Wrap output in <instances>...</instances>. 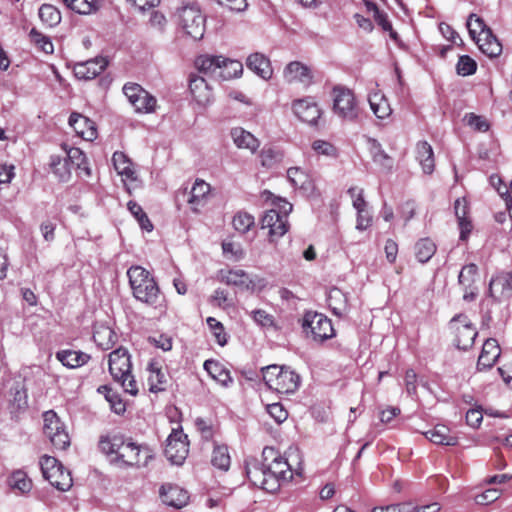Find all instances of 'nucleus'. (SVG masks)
<instances>
[{
	"mask_svg": "<svg viewBox=\"0 0 512 512\" xmlns=\"http://www.w3.org/2000/svg\"><path fill=\"white\" fill-rule=\"evenodd\" d=\"M265 384L280 394H292L300 386V376L287 367L269 365L262 368Z\"/></svg>",
	"mask_w": 512,
	"mask_h": 512,
	"instance_id": "7",
	"label": "nucleus"
},
{
	"mask_svg": "<svg viewBox=\"0 0 512 512\" xmlns=\"http://www.w3.org/2000/svg\"><path fill=\"white\" fill-rule=\"evenodd\" d=\"M483 420V414L480 409H470L466 413V422L472 428H478Z\"/></svg>",
	"mask_w": 512,
	"mask_h": 512,
	"instance_id": "64",
	"label": "nucleus"
},
{
	"mask_svg": "<svg viewBox=\"0 0 512 512\" xmlns=\"http://www.w3.org/2000/svg\"><path fill=\"white\" fill-rule=\"evenodd\" d=\"M501 495V490L490 488L475 496V502L479 505H488L495 502Z\"/></svg>",
	"mask_w": 512,
	"mask_h": 512,
	"instance_id": "55",
	"label": "nucleus"
},
{
	"mask_svg": "<svg viewBox=\"0 0 512 512\" xmlns=\"http://www.w3.org/2000/svg\"><path fill=\"white\" fill-rule=\"evenodd\" d=\"M283 77L288 83L309 85L312 82L310 68L299 61L290 62L283 71Z\"/></svg>",
	"mask_w": 512,
	"mask_h": 512,
	"instance_id": "20",
	"label": "nucleus"
},
{
	"mask_svg": "<svg viewBox=\"0 0 512 512\" xmlns=\"http://www.w3.org/2000/svg\"><path fill=\"white\" fill-rule=\"evenodd\" d=\"M99 448L110 457L111 463L119 467L146 466L153 457L148 446L125 441L120 436L102 437Z\"/></svg>",
	"mask_w": 512,
	"mask_h": 512,
	"instance_id": "1",
	"label": "nucleus"
},
{
	"mask_svg": "<svg viewBox=\"0 0 512 512\" xmlns=\"http://www.w3.org/2000/svg\"><path fill=\"white\" fill-rule=\"evenodd\" d=\"M62 149L64 150L65 158L68 160L71 167L81 169L87 176H90L91 171L87 166L86 156L82 150L76 147H69L67 144H63Z\"/></svg>",
	"mask_w": 512,
	"mask_h": 512,
	"instance_id": "35",
	"label": "nucleus"
},
{
	"mask_svg": "<svg viewBox=\"0 0 512 512\" xmlns=\"http://www.w3.org/2000/svg\"><path fill=\"white\" fill-rule=\"evenodd\" d=\"M109 372L114 381L121 384L124 391L136 395L138 393V385L131 374L130 356L126 349L118 348L109 354Z\"/></svg>",
	"mask_w": 512,
	"mask_h": 512,
	"instance_id": "5",
	"label": "nucleus"
},
{
	"mask_svg": "<svg viewBox=\"0 0 512 512\" xmlns=\"http://www.w3.org/2000/svg\"><path fill=\"white\" fill-rule=\"evenodd\" d=\"M439 30H440L441 34L447 40L451 41L452 43L458 44V41H459V44L463 43L461 37L458 35V33L450 25H448L446 23H441L439 25Z\"/></svg>",
	"mask_w": 512,
	"mask_h": 512,
	"instance_id": "61",
	"label": "nucleus"
},
{
	"mask_svg": "<svg viewBox=\"0 0 512 512\" xmlns=\"http://www.w3.org/2000/svg\"><path fill=\"white\" fill-rule=\"evenodd\" d=\"M451 327L455 332L456 346L459 349L467 350L472 347L477 331L466 315L460 314L453 317Z\"/></svg>",
	"mask_w": 512,
	"mask_h": 512,
	"instance_id": "16",
	"label": "nucleus"
},
{
	"mask_svg": "<svg viewBox=\"0 0 512 512\" xmlns=\"http://www.w3.org/2000/svg\"><path fill=\"white\" fill-rule=\"evenodd\" d=\"M95 343L103 350L111 349L117 341L116 333L108 326H98L93 333Z\"/></svg>",
	"mask_w": 512,
	"mask_h": 512,
	"instance_id": "37",
	"label": "nucleus"
},
{
	"mask_svg": "<svg viewBox=\"0 0 512 512\" xmlns=\"http://www.w3.org/2000/svg\"><path fill=\"white\" fill-rule=\"evenodd\" d=\"M287 177L291 184L300 189L308 190L312 187L310 176L298 167H291L287 170Z\"/></svg>",
	"mask_w": 512,
	"mask_h": 512,
	"instance_id": "41",
	"label": "nucleus"
},
{
	"mask_svg": "<svg viewBox=\"0 0 512 512\" xmlns=\"http://www.w3.org/2000/svg\"><path fill=\"white\" fill-rule=\"evenodd\" d=\"M166 458L175 465H182L189 453L187 435L182 430L173 429L166 440Z\"/></svg>",
	"mask_w": 512,
	"mask_h": 512,
	"instance_id": "14",
	"label": "nucleus"
},
{
	"mask_svg": "<svg viewBox=\"0 0 512 512\" xmlns=\"http://www.w3.org/2000/svg\"><path fill=\"white\" fill-rule=\"evenodd\" d=\"M41 21L48 27H55L61 21L60 11L53 5L43 4L39 9Z\"/></svg>",
	"mask_w": 512,
	"mask_h": 512,
	"instance_id": "44",
	"label": "nucleus"
},
{
	"mask_svg": "<svg viewBox=\"0 0 512 512\" xmlns=\"http://www.w3.org/2000/svg\"><path fill=\"white\" fill-rule=\"evenodd\" d=\"M56 358L68 368H77L86 364L90 355L74 350H62L56 354Z\"/></svg>",
	"mask_w": 512,
	"mask_h": 512,
	"instance_id": "33",
	"label": "nucleus"
},
{
	"mask_svg": "<svg viewBox=\"0 0 512 512\" xmlns=\"http://www.w3.org/2000/svg\"><path fill=\"white\" fill-rule=\"evenodd\" d=\"M157 100L154 96L143 90L140 97L131 104L136 112L140 113H151L155 110Z\"/></svg>",
	"mask_w": 512,
	"mask_h": 512,
	"instance_id": "46",
	"label": "nucleus"
},
{
	"mask_svg": "<svg viewBox=\"0 0 512 512\" xmlns=\"http://www.w3.org/2000/svg\"><path fill=\"white\" fill-rule=\"evenodd\" d=\"M148 384L151 392L164 391L167 384L166 373L162 371L160 365L156 361H151L148 364Z\"/></svg>",
	"mask_w": 512,
	"mask_h": 512,
	"instance_id": "29",
	"label": "nucleus"
},
{
	"mask_svg": "<svg viewBox=\"0 0 512 512\" xmlns=\"http://www.w3.org/2000/svg\"><path fill=\"white\" fill-rule=\"evenodd\" d=\"M478 268L475 264L465 265L459 273V283L463 287L471 288L477 276Z\"/></svg>",
	"mask_w": 512,
	"mask_h": 512,
	"instance_id": "51",
	"label": "nucleus"
},
{
	"mask_svg": "<svg viewBox=\"0 0 512 512\" xmlns=\"http://www.w3.org/2000/svg\"><path fill=\"white\" fill-rule=\"evenodd\" d=\"M43 418V431L50 439L52 445L56 449H66L70 445V438L57 414L49 410L44 413Z\"/></svg>",
	"mask_w": 512,
	"mask_h": 512,
	"instance_id": "13",
	"label": "nucleus"
},
{
	"mask_svg": "<svg viewBox=\"0 0 512 512\" xmlns=\"http://www.w3.org/2000/svg\"><path fill=\"white\" fill-rule=\"evenodd\" d=\"M246 475L250 482L269 493L278 490V484L275 478H270L265 461L261 462L256 458H248L245 461Z\"/></svg>",
	"mask_w": 512,
	"mask_h": 512,
	"instance_id": "11",
	"label": "nucleus"
},
{
	"mask_svg": "<svg viewBox=\"0 0 512 512\" xmlns=\"http://www.w3.org/2000/svg\"><path fill=\"white\" fill-rule=\"evenodd\" d=\"M233 143L239 149H247L251 153H255L260 146L259 140L251 134L249 131H246L242 127H235L231 129L230 132Z\"/></svg>",
	"mask_w": 512,
	"mask_h": 512,
	"instance_id": "26",
	"label": "nucleus"
},
{
	"mask_svg": "<svg viewBox=\"0 0 512 512\" xmlns=\"http://www.w3.org/2000/svg\"><path fill=\"white\" fill-rule=\"evenodd\" d=\"M368 101L371 110L377 118L386 119L392 114L390 104L385 95L381 92L376 91L371 93L369 95Z\"/></svg>",
	"mask_w": 512,
	"mask_h": 512,
	"instance_id": "32",
	"label": "nucleus"
},
{
	"mask_svg": "<svg viewBox=\"0 0 512 512\" xmlns=\"http://www.w3.org/2000/svg\"><path fill=\"white\" fill-rule=\"evenodd\" d=\"M220 62H223V56L201 55L195 65L199 72L218 79Z\"/></svg>",
	"mask_w": 512,
	"mask_h": 512,
	"instance_id": "31",
	"label": "nucleus"
},
{
	"mask_svg": "<svg viewBox=\"0 0 512 512\" xmlns=\"http://www.w3.org/2000/svg\"><path fill=\"white\" fill-rule=\"evenodd\" d=\"M69 125L74 131L86 141H93L97 137V128L95 123L89 118L72 113L69 117Z\"/></svg>",
	"mask_w": 512,
	"mask_h": 512,
	"instance_id": "21",
	"label": "nucleus"
},
{
	"mask_svg": "<svg viewBox=\"0 0 512 512\" xmlns=\"http://www.w3.org/2000/svg\"><path fill=\"white\" fill-rule=\"evenodd\" d=\"M456 69L459 75L468 76L476 72L477 64L470 56L463 55L459 58Z\"/></svg>",
	"mask_w": 512,
	"mask_h": 512,
	"instance_id": "52",
	"label": "nucleus"
},
{
	"mask_svg": "<svg viewBox=\"0 0 512 512\" xmlns=\"http://www.w3.org/2000/svg\"><path fill=\"white\" fill-rule=\"evenodd\" d=\"M114 167L119 175L125 176L127 179L135 180V171L130 159L123 152H115L112 157Z\"/></svg>",
	"mask_w": 512,
	"mask_h": 512,
	"instance_id": "38",
	"label": "nucleus"
},
{
	"mask_svg": "<svg viewBox=\"0 0 512 512\" xmlns=\"http://www.w3.org/2000/svg\"><path fill=\"white\" fill-rule=\"evenodd\" d=\"M133 296L150 306L157 304L160 290L150 272L141 266H132L127 271Z\"/></svg>",
	"mask_w": 512,
	"mask_h": 512,
	"instance_id": "3",
	"label": "nucleus"
},
{
	"mask_svg": "<svg viewBox=\"0 0 512 512\" xmlns=\"http://www.w3.org/2000/svg\"><path fill=\"white\" fill-rule=\"evenodd\" d=\"M291 109L300 121L310 126H318L322 110L313 97L307 96L294 100Z\"/></svg>",
	"mask_w": 512,
	"mask_h": 512,
	"instance_id": "15",
	"label": "nucleus"
},
{
	"mask_svg": "<svg viewBox=\"0 0 512 512\" xmlns=\"http://www.w3.org/2000/svg\"><path fill=\"white\" fill-rule=\"evenodd\" d=\"M463 121L467 126L476 132H486L490 128V123L487 118L475 113H467L464 116Z\"/></svg>",
	"mask_w": 512,
	"mask_h": 512,
	"instance_id": "48",
	"label": "nucleus"
},
{
	"mask_svg": "<svg viewBox=\"0 0 512 512\" xmlns=\"http://www.w3.org/2000/svg\"><path fill=\"white\" fill-rule=\"evenodd\" d=\"M143 90L144 89L136 83H127L123 87V93L129 100L130 104H133L135 100L140 97Z\"/></svg>",
	"mask_w": 512,
	"mask_h": 512,
	"instance_id": "60",
	"label": "nucleus"
},
{
	"mask_svg": "<svg viewBox=\"0 0 512 512\" xmlns=\"http://www.w3.org/2000/svg\"><path fill=\"white\" fill-rule=\"evenodd\" d=\"M212 465L222 471H227L230 467L231 458L228 451V447L223 444H215L212 456H211Z\"/></svg>",
	"mask_w": 512,
	"mask_h": 512,
	"instance_id": "39",
	"label": "nucleus"
},
{
	"mask_svg": "<svg viewBox=\"0 0 512 512\" xmlns=\"http://www.w3.org/2000/svg\"><path fill=\"white\" fill-rule=\"evenodd\" d=\"M247 67L263 79L272 76V68L269 59L261 53H253L247 58Z\"/></svg>",
	"mask_w": 512,
	"mask_h": 512,
	"instance_id": "28",
	"label": "nucleus"
},
{
	"mask_svg": "<svg viewBox=\"0 0 512 512\" xmlns=\"http://www.w3.org/2000/svg\"><path fill=\"white\" fill-rule=\"evenodd\" d=\"M242 71L243 65L240 61L223 57V62H220L218 79L229 80L237 78L242 74Z\"/></svg>",
	"mask_w": 512,
	"mask_h": 512,
	"instance_id": "40",
	"label": "nucleus"
},
{
	"mask_svg": "<svg viewBox=\"0 0 512 512\" xmlns=\"http://www.w3.org/2000/svg\"><path fill=\"white\" fill-rule=\"evenodd\" d=\"M207 324L212 331L217 343L220 346H224L227 343V335L224 331V327L221 322L217 321L213 317L207 318Z\"/></svg>",
	"mask_w": 512,
	"mask_h": 512,
	"instance_id": "53",
	"label": "nucleus"
},
{
	"mask_svg": "<svg viewBox=\"0 0 512 512\" xmlns=\"http://www.w3.org/2000/svg\"><path fill=\"white\" fill-rule=\"evenodd\" d=\"M425 437L438 445L455 446L458 443V437L451 434L450 429L445 426L438 424L433 429L424 433Z\"/></svg>",
	"mask_w": 512,
	"mask_h": 512,
	"instance_id": "27",
	"label": "nucleus"
},
{
	"mask_svg": "<svg viewBox=\"0 0 512 512\" xmlns=\"http://www.w3.org/2000/svg\"><path fill=\"white\" fill-rule=\"evenodd\" d=\"M267 412L277 423H282L287 419L288 413L280 403H273L267 406Z\"/></svg>",
	"mask_w": 512,
	"mask_h": 512,
	"instance_id": "57",
	"label": "nucleus"
},
{
	"mask_svg": "<svg viewBox=\"0 0 512 512\" xmlns=\"http://www.w3.org/2000/svg\"><path fill=\"white\" fill-rule=\"evenodd\" d=\"M174 16L177 26L185 35L194 40L203 38L206 29V18L197 3H189L179 7Z\"/></svg>",
	"mask_w": 512,
	"mask_h": 512,
	"instance_id": "4",
	"label": "nucleus"
},
{
	"mask_svg": "<svg viewBox=\"0 0 512 512\" xmlns=\"http://www.w3.org/2000/svg\"><path fill=\"white\" fill-rule=\"evenodd\" d=\"M107 65L108 61L105 58L98 57L77 64L74 68V73L78 79L90 80L102 73Z\"/></svg>",
	"mask_w": 512,
	"mask_h": 512,
	"instance_id": "23",
	"label": "nucleus"
},
{
	"mask_svg": "<svg viewBox=\"0 0 512 512\" xmlns=\"http://www.w3.org/2000/svg\"><path fill=\"white\" fill-rule=\"evenodd\" d=\"M417 159L426 174H431L434 170V154L431 145L426 141H421L416 146Z\"/></svg>",
	"mask_w": 512,
	"mask_h": 512,
	"instance_id": "34",
	"label": "nucleus"
},
{
	"mask_svg": "<svg viewBox=\"0 0 512 512\" xmlns=\"http://www.w3.org/2000/svg\"><path fill=\"white\" fill-rule=\"evenodd\" d=\"M10 486L13 489H17L22 493H26L30 491L32 487L31 481L27 478L25 473L21 471H16L12 474L10 478Z\"/></svg>",
	"mask_w": 512,
	"mask_h": 512,
	"instance_id": "50",
	"label": "nucleus"
},
{
	"mask_svg": "<svg viewBox=\"0 0 512 512\" xmlns=\"http://www.w3.org/2000/svg\"><path fill=\"white\" fill-rule=\"evenodd\" d=\"M435 252L436 245L432 240L428 238L419 240L415 245V255L418 261L421 263L428 262L435 254Z\"/></svg>",
	"mask_w": 512,
	"mask_h": 512,
	"instance_id": "42",
	"label": "nucleus"
},
{
	"mask_svg": "<svg viewBox=\"0 0 512 512\" xmlns=\"http://www.w3.org/2000/svg\"><path fill=\"white\" fill-rule=\"evenodd\" d=\"M372 159L383 171L390 172L393 168V159L384 150L380 144L374 142L372 147Z\"/></svg>",
	"mask_w": 512,
	"mask_h": 512,
	"instance_id": "45",
	"label": "nucleus"
},
{
	"mask_svg": "<svg viewBox=\"0 0 512 512\" xmlns=\"http://www.w3.org/2000/svg\"><path fill=\"white\" fill-rule=\"evenodd\" d=\"M160 496L168 506L180 509L184 507L189 500L186 490L176 485H163L160 489Z\"/></svg>",
	"mask_w": 512,
	"mask_h": 512,
	"instance_id": "22",
	"label": "nucleus"
},
{
	"mask_svg": "<svg viewBox=\"0 0 512 512\" xmlns=\"http://www.w3.org/2000/svg\"><path fill=\"white\" fill-rule=\"evenodd\" d=\"M329 301L330 305H333L334 303L343 304V307L333 306V312L336 315H341L346 305V296L343 294V292L337 288L332 289L329 293Z\"/></svg>",
	"mask_w": 512,
	"mask_h": 512,
	"instance_id": "56",
	"label": "nucleus"
},
{
	"mask_svg": "<svg viewBox=\"0 0 512 512\" xmlns=\"http://www.w3.org/2000/svg\"><path fill=\"white\" fill-rule=\"evenodd\" d=\"M375 21L384 31H387L390 33V37L394 40L397 39V33L393 30L392 24L387 18V15L383 12H379L375 17Z\"/></svg>",
	"mask_w": 512,
	"mask_h": 512,
	"instance_id": "63",
	"label": "nucleus"
},
{
	"mask_svg": "<svg viewBox=\"0 0 512 512\" xmlns=\"http://www.w3.org/2000/svg\"><path fill=\"white\" fill-rule=\"evenodd\" d=\"M372 222V216L370 212L366 208L357 210V223H356V229L363 231L366 230L368 227H370Z\"/></svg>",
	"mask_w": 512,
	"mask_h": 512,
	"instance_id": "59",
	"label": "nucleus"
},
{
	"mask_svg": "<svg viewBox=\"0 0 512 512\" xmlns=\"http://www.w3.org/2000/svg\"><path fill=\"white\" fill-rule=\"evenodd\" d=\"M501 354L500 346L497 340L493 338L487 339L483 346L477 362V369L482 371L491 368Z\"/></svg>",
	"mask_w": 512,
	"mask_h": 512,
	"instance_id": "24",
	"label": "nucleus"
},
{
	"mask_svg": "<svg viewBox=\"0 0 512 512\" xmlns=\"http://www.w3.org/2000/svg\"><path fill=\"white\" fill-rule=\"evenodd\" d=\"M233 227L240 233H246L249 229L254 226V217L247 212H238L233 217Z\"/></svg>",
	"mask_w": 512,
	"mask_h": 512,
	"instance_id": "49",
	"label": "nucleus"
},
{
	"mask_svg": "<svg viewBox=\"0 0 512 512\" xmlns=\"http://www.w3.org/2000/svg\"><path fill=\"white\" fill-rule=\"evenodd\" d=\"M302 327L305 333L310 334L313 340L317 342H323L335 335L331 320L318 312H306L303 317Z\"/></svg>",
	"mask_w": 512,
	"mask_h": 512,
	"instance_id": "10",
	"label": "nucleus"
},
{
	"mask_svg": "<svg viewBox=\"0 0 512 512\" xmlns=\"http://www.w3.org/2000/svg\"><path fill=\"white\" fill-rule=\"evenodd\" d=\"M210 185L206 183L202 179H197L190 192L189 197L187 199V203L194 213H199L202 208L207 204L209 200L210 194Z\"/></svg>",
	"mask_w": 512,
	"mask_h": 512,
	"instance_id": "17",
	"label": "nucleus"
},
{
	"mask_svg": "<svg viewBox=\"0 0 512 512\" xmlns=\"http://www.w3.org/2000/svg\"><path fill=\"white\" fill-rule=\"evenodd\" d=\"M29 38L32 44H34L39 50L43 51L46 54H52L54 51L53 43L51 39L39 32L37 29H31L29 33Z\"/></svg>",
	"mask_w": 512,
	"mask_h": 512,
	"instance_id": "47",
	"label": "nucleus"
},
{
	"mask_svg": "<svg viewBox=\"0 0 512 512\" xmlns=\"http://www.w3.org/2000/svg\"><path fill=\"white\" fill-rule=\"evenodd\" d=\"M312 148L318 155L335 158L338 154L336 147L330 142L324 140H315L312 143Z\"/></svg>",
	"mask_w": 512,
	"mask_h": 512,
	"instance_id": "54",
	"label": "nucleus"
},
{
	"mask_svg": "<svg viewBox=\"0 0 512 512\" xmlns=\"http://www.w3.org/2000/svg\"><path fill=\"white\" fill-rule=\"evenodd\" d=\"M333 110L335 114L347 121H353L358 117V108L354 94L344 87L333 89Z\"/></svg>",
	"mask_w": 512,
	"mask_h": 512,
	"instance_id": "12",
	"label": "nucleus"
},
{
	"mask_svg": "<svg viewBox=\"0 0 512 512\" xmlns=\"http://www.w3.org/2000/svg\"><path fill=\"white\" fill-rule=\"evenodd\" d=\"M348 194L352 198V204L356 210H360L367 207L366 201L364 200L363 197V189L351 187L348 190Z\"/></svg>",
	"mask_w": 512,
	"mask_h": 512,
	"instance_id": "58",
	"label": "nucleus"
},
{
	"mask_svg": "<svg viewBox=\"0 0 512 512\" xmlns=\"http://www.w3.org/2000/svg\"><path fill=\"white\" fill-rule=\"evenodd\" d=\"M204 369L216 382L223 387H228L232 383L230 372L218 361L206 360Z\"/></svg>",
	"mask_w": 512,
	"mask_h": 512,
	"instance_id": "30",
	"label": "nucleus"
},
{
	"mask_svg": "<svg viewBox=\"0 0 512 512\" xmlns=\"http://www.w3.org/2000/svg\"><path fill=\"white\" fill-rule=\"evenodd\" d=\"M190 92L194 100L201 106L208 105L212 100V91L203 77L195 76L190 79Z\"/></svg>",
	"mask_w": 512,
	"mask_h": 512,
	"instance_id": "25",
	"label": "nucleus"
},
{
	"mask_svg": "<svg viewBox=\"0 0 512 512\" xmlns=\"http://www.w3.org/2000/svg\"><path fill=\"white\" fill-rule=\"evenodd\" d=\"M467 28L472 40L477 44L482 53L489 57H497L502 52V45L491 29L486 26L483 19L476 14H470L467 20Z\"/></svg>",
	"mask_w": 512,
	"mask_h": 512,
	"instance_id": "6",
	"label": "nucleus"
},
{
	"mask_svg": "<svg viewBox=\"0 0 512 512\" xmlns=\"http://www.w3.org/2000/svg\"><path fill=\"white\" fill-rule=\"evenodd\" d=\"M263 459L266 463L270 478H275L278 489L282 484L290 482L294 476H302L303 468L301 456L297 450H289L287 456H282L272 447L263 450Z\"/></svg>",
	"mask_w": 512,
	"mask_h": 512,
	"instance_id": "2",
	"label": "nucleus"
},
{
	"mask_svg": "<svg viewBox=\"0 0 512 512\" xmlns=\"http://www.w3.org/2000/svg\"><path fill=\"white\" fill-rule=\"evenodd\" d=\"M219 279L227 285H232L240 290H254V280L242 269L221 270Z\"/></svg>",
	"mask_w": 512,
	"mask_h": 512,
	"instance_id": "18",
	"label": "nucleus"
},
{
	"mask_svg": "<svg viewBox=\"0 0 512 512\" xmlns=\"http://www.w3.org/2000/svg\"><path fill=\"white\" fill-rule=\"evenodd\" d=\"M43 477L60 491H68L72 486V477L68 470L54 457L44 455L40 459Z\"/></svg>",
	"mask_w": 512,
	"mask_h": 512,
	"instance_id": "9",
	"label": "nucleus"
},
{
	"mask_svg": "<svg viewBox=\"0 0 512 512\" xmlns=\"http://www.w3.org/2000/svg\"><path fill=\"white\" fill-rule=\"evenodd\" d=\"M489 294L498 301L508 299L512 295V274L503 272L493 277L489 283Z\"/></svg>",
	"mask_w": 512,
	"mask_h": 512,
	"instance_id": "19",
	"label": "nucleus"
},
{
	"mask_svg": "<svg viewBox=\"0 0 512 512\" xmlns=\"http://www.w3.org/2000/svg\"><path fill=\"white\" fill-rule=\"evenodd\" d=\"M64 4L78 14H91L98 9L99 0H62Z\"/></svg>",
	"mask_w": 512,
	"mask_h": 512,
	"instance_id": "43",
	"label": "nucleus"
},
{
	"mask_svg": "<svg viewBox=\"0 0 512 512\" xmlns=\"http://www.w3.org/2000/svg\"><path fill=\"white\" fill-rule=\"evenodd\" d=\"M221 6L228 8L234 12H243L246 10L248 4L246 0H216Z\"/></svg>",
	"mask_w": 512,
	"mask_h": 512,
	"instance_id": "62",
	"label": "nucleus"
},
{
	"mask_svg": "<svg viewBox=\"0 0 512 512\" xmlns=\"http://www.w3.org/2000/svg\"><path fill=\"white\" fill-rule=\"evenodd\" d=\"M49 167L52 173L61 182H67L71 178V166L65 157L59 155H51Z\"/></svg>",
	"mask_w": 512,
	"mask_h": 512,
	"instance_id": "36",
	"label": "nucleus"
},
{
	"mask_svg": "<svg viewBox=\"0 0 512 512\" xmlns=\"http://www.w3.org/2000/svg\"><path fill=\"white\" fill-rule=\"evenodd\" d=\"M292 211V204L284 199H279L275 207L268 210L262 217V228L269 229L270 242H275L289 229L288 215Z\"/></svg>",
	"mask_w": 512,
	"mask_h": 512,
	"instance_id": "8",
	"label": "nucleus"
}]
</instances>
